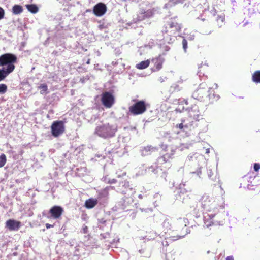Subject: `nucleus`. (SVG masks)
Segmentation results:
<instances>
[{
	"label": "nucleus",
	"instance_id": "f257e3e1",
	"mask_svg": "<svg viewBox=\"0 0 260 260\" xmlns=\"http://www.w3.org/2000/svg\"><path fill=\"white\" fill-rule=\"evenodd\" d=\"M163 231L165 233L170 234L173 231L177 232V237H183L187 233V227L185 222L181 219L173 222L171 218H166L162 224Z\"/></svg>",
	"mask_w": 260,
	"mask_h": 260
},
{
	"label": "nucleus",
	"instance_id": "f03ea898",
	"mask_svg": "<svg viewBox=\"0 0 260 260\" xmlns=\"http://www.w3.org/2000/svg\"><path fill=\"white\" fill-rule=\"evenodd\" d=\"M17 60L16 56L11 53H5L0 56V66L7 65L6 69H0V81L4 80L14 70V63H16Z\"/></svg>",
	"mask_w": 260,
	"mask_h": 260
},
{
	"label": "nucleus",
	"instance_id": "7ed1b4c3",
	"mask_svg": "<svg viewBox=\"0 0 260 260\" xmlns=\"http://www.w3.org/2000/svg\"><path fill=\"white\" fill-rule=\"evenodd\" d=\"M116 131V128L108 123L97 126L95 133L100 137L108 138L114 137Z\"/></svg>",
	"mask_w": 260,
	"mask_h": 260
},
{
	"label": "nucleus",
	"instance_id": "20e7f679",
	"mask_svg": "<svg viewBox=\"0 0 260 260\" xmlns=\"http://www.w3.org/2000/svg\"><path fill=\"white\" fill-rule=\"evenodd\" d=\"M147 105L143 100L137 101L128 108L129 112L133 115H141L146 112Z\"/></svg>",
	"mask_w": 260,
	"mask_h": 260
},
{
	"label": "nucleus",
	"instance_id": "39448f33",
	"mask_svg": "<svg viewBox=\"0 0 260 260\" xmlns=\"http://www.w3.org/2000/svg\"><path fill=\"white\" fill-rule=\"evenodd\" d=\"M181 30V25L177 22L170 20L169 21L165 29L162 31L164 34H169V36H175Z\"/></svg>",
	"mask_w": 260,
	"mask_h": 260
},
{
	"label": "nucleus",
	"instance_id": "423d86ee",
	"mask_svg": "<svg viewBox=\"0 0 260 260\" xmlns=\"http://www.w3.org/2000/svg\"><path fill=\"white\" fill-rule=\"evenodd\" d=\"M51 134L54 137H58L65 131L64 122L62 121H55L51 126Z\"/></svg>",
	"mask_w": 260,
	"mask_h": 260
},
{
	"label": "nucleus",
	"instance_id": "0eeeda50",
	"mask_svg": "<svg viewBox=\"0 0 260 260\" xmlns=\"http://www.w3.org/2000/svg\"><path fill=\"white\" fill-rule=\"evenodd\" d=\"M101 102L105 107L109 108L114 104L115 98L112 93L106 91L102 94Z\"/></svg>",
	"mask_w": 260,
	"mask_h": 260
},
{
	"label": "nucleus",
	"instance_id": "6e6552de",
	"mask_svg": "<svg viewBox=\"0 0 260 260\" xmlns=\"http://www.w3.org/2000/svg\"><path fill=\"white\" fill-rule=\"evenodd\" d=\"M207 85L205 83H202L193 93V96L197 100H201L207 94Z\"/></svg>",
	"mask_w": 260,
	"mask_h": 260
},
{
	"label": "nucleus",
	"instance_id": "1a4fd4ad",
	"mask_svg": "<svg viewBox=\"0 0 260 260\" xmlns=\"http://www.w3.org/2000/svg\"><path fill=\"white\" fill-rule=\"evenodd\" d=\"M107 11V7L106 5L103 3H99L95 5L93 8V12L94 14L100 17L103 16Z\"/></svg>",
	"mask_w": 260,
	"mask_h": 260
},
{
	"label": "nucleus",
	"instance_id": "9d476101",
	"mask_svg": "<svg viewBox=\"0 0 260 260\" xmlns=\"http://www.w3.org/2000/svg\"><path fill=\"white\" fill-rule=\"evenodd\" d=\"M174 154L175 151L172 147H167V152L160 156L158 160H160L162 164L166 163L173 158Z\"/></svg>",
	"mask_w": 260,
	"mask_h": 260
},
{
	"label": "nucleus",
	"instance_id": "9b49d317",
	"mask_svg": "<svg viewBox=\"0 0 260 260\" xmlns=\"http://www.w3.org/2000/svg\"><path fill=\"white\" fill-rule=\"evenodd\" d=\"M63 212V208L59 206H54L49 210L51 217L54 219L60 218Z\"/></svg>",
	"mask_w": 260,
	"mask_h": 260
},
{
	"label": "nucleus",
	"instance_id": "f8f14e48",
	"mask_svg": "<svg viewBox=\"0 0 260 260\" xmlns=\"http://www.w3.org/2000/svg\"><path fill=\"white\" fill-rule=\"evenodd\" d=\"M21 226V222L14 219H9L6 222V227L10 231H18Z\"/></svg>",
	"mask_w": 260,
	"mask_h": 260
},
{
	"label": "nucleus",
	"instance_id": "ddd939ff",
	"mask_svg": "<svg viewBox=\"0 0 260 260\" xmlns=\"http://www.w3.org/2000/svg\"><path fill=\"white\" fill-rule=\"evenodd\" d=\"M165 260H175L176 251L172 245H168L166 247Z\"/></svg>",
	"mask_w": 260,
	"mask_h": 260
},
{
	"label": "nucleus",
	"instance_id": "4468645a",
	"mask_svg": "<svg viewBox=\"0 0 260 260\" xmlns=\"http://www.w3.org/2000/svg\"><path fill=\"white\" fill-rule=\"evenodd\" d=\"M151 61L154 63V67L156 70L159 71L162 68L164 59L160 55H159L158 57L153 58Z\"/></svg>",
	"mask_w": 260,
	"mask_h": 260
},
{
	"label": "nucleus",
	"instance_id": "2eb2a0df",
	"mask_svg": "<svg viewBox=\"0 0 260 260\" xmlns=\"http://www.w3.org/2000/svg\"><path fill=\"white\" fill-rule=\"evenodd\" d=\"M98 204V200L95 199H89L85 201V206L88 209L93 208Z\"/></svg>",
	"mask_w": 260,
	"mask_h": 260
},
{
	"label": "nucleus",
	"instance_id": "dca6fc26",
	"mask_svg": "<svg viewBox=\"0 0 260 260\" xmlns=\"http://www.w3.org/2000/svg\"><path fill=\"white\" fill-rule=\"evenodd\" d=\"M252 80L255 83H260V70L255 71L252 74Z\"/></svg>",
	"mask_w": 260,
	"mask_h": 260
},
{
	"label": "nucleus",
	"instance_id": "f3484780",
	"mask_svg": "<svg viewBox=\"0 0 260 260\" xmlns=\"http://www.w3.org/2000/svg\"><path fill=\"white\" fill-rule=\"evenodd\" d=\"M150 64V61L149 60L142 61L138 64H137L136 67L138 69H144L147 68Z\"/></svg>",
	"mask_w": 260,
	"mask_h": 260
},
{
	"label": "nucleus",
	"instance_id": "a211bd4d",
	"mask_svg": "<svg viewBox=\"0 0 260 260\" xmlns=\"http://www.w3.org/2000/svg\"><path fill=\"white\" fill-rule=\"evenodd\" d=\"M23 11L22 7L20 5H15L12 8V12L14 14L18 15Z\"/></svg>",
	"mask_w": 260,
	"mask_h": 260
},
{
	"label": "nucleus",
	"instance_id": "6ab92c4d",
	"mask_svg": "<svg viewBox=\"0 0 260 260\" xmlns=\"http://www.w3.org/2000/svg\"><path fill=\"white\" fill-rule=\"evenodd\" d=\"M184 123H185V120H182L181 123L180 124H177L176 125V127L180 129L183 130L184 131H185L184 128L188 129L189 127V126H192V124H190L189 125H188L187 124H184Z\"/></svg>",
	"mask_w": 260,
	"mask_h": 260
},
{
	"label": "nucleus",
	"instance_id": "aec40b11",
	"mask_svg": "<svg viewBox=\"0 0 260 260\" xmlns=\"http://www.w3.org/2000/svg\"><path fill=\"white\" fill-rule=\"evenodd\" d=\"M26 7L28 10L32 13H36L39 10L38 7L34 4L27 5Z\"/></svg>",
	"mask_w": 260,
	"mask_h": 260
},
{
	"label": "nucleus",
	"instance_id": "412c9836",
	"mask_svg": "<svg viewBox=\"0 0 260 260\" xmlns=\"http://www.w3.org/2000/svg\"><path fill=\"white\" fill-rule=\"evenodd\" d=\"M38 88L40 90V93L43 94L47 92L48 86L46 84H41Z\"/></svg>",
	"mask_w": 260,
	"mask_h": 260
},
{
	"label": "nucleus",
	"instance_id": "4be33fe9",
	"mask_svg": "<svg viewBox=\"0 0 260 260\" xmlns=\"http://www.w3.org/2000/svg\"><path fill=\"white\" fill-rule=\"evenodd\" d=\"M141 15L142 16L141 17V19H140V20L145 19L146 18L150 17L152 15V13L151 12V11H147L143 13H142Z\"/></svg>",
	"mask_w": 260,
	"mask_h": 260
},
{
	"label": "nucleus",
	"instance_id": "5701e85b",
	"mask_svg": "<svg viewBox=\"0 0 260 260\" xmlns=\"http://www.w3.org/2000/svg\"><path fill=\"white\" fill-rule=\"evenodd\" d=\"M6 156L5 154H2L0 155V168L4 166L6 162Z\"/></svg>",
	"mask_w": 260,
	"mask_h": 260
},
{
	"label": "nucleus",
	"instance_id": "b1692460",
	"mask_svg": "<svg viewBox=\"0 0 260 260\" xmlns=\"http://www.w3.org/2000/svg\"><path fill=\"white\" fill-rule=\"evenodd\" d=\"M7 90V86L5 84H0V93H5Z\"/></svg>",
	"mask_w": 260,
	"mask_h": 260
},
{
	"label": "nucleus",
	"instance_id": "393cba45",
	"mask_svg": "<svg viewBox=\"0 0 260 260\" xmlns=\"http://www.w3.org/2000/svg\"><path fill=\"white\" fill-rule=\"evenodd\" d=\"M224 21V18L223 16H218L217 17V22H220V24H219V23L217 24V25L219 27H221L222 26V24L223 23Z\"/></svg>",
	"mask_w": 260,
	"mask_h": 260
},
{
	"label": "nucleus",
	"instance_id": "a878e982",
	"mask_svg": "<svg viewBox=\"0 0 260 260\" xmlns=\"http://www.w3.org/2000/svg\"><path fill=\"white\" fill-rule=\"evenodd\" d=\"M182 45L184 51H186L187 48V41L185 39H183L182 40Z\"/></svg>",
	"mask_w": 260,
	"mask_h": 260
},
{
	"label": "nucleus",
	"instance_id": "bb28decb",
	"mask_svg": "<svg viewBox=\"0 0 260 260\" xmlns=\"http://www.w3.org/2000/svg\"><path fill=\"white\" fill-rule=\"evenodd\" d=\"M219 213V211L217 209H216L215 213H211L209 214V217H210V219H212L213 218L215 217V216L217 214Z\"/></svg>",
	"mask_w": 260,
	"mask_h": 260
},
{
	"label": "nucleus",
	"instance_id": "cd10ccee",
	"mask_svg": "<svg viewBox=\"0 0 260 260\" xmlns=\"http://www.w3.org/2000/svg\"><path fill=\"white\" fill-rule=\"evenodd\" d=\"M260 169V164L259 163H255L254 164V170L255 171L257 172Z\"/></svg>",
	"mask_w": 260,
	"mask_h": 260
},
{
	"label": "nucleus",
	"instance_id": "c85d7f7f",
	"mask_svg": "<svg viewBox=\"0 0 260 260\" xmlns=\"http://www.w3.org/2000/svg\"><path fill=\"white\" fill-rule=\"evenodd\" d=\"M4 14L5 12L4 9L2 7H0V19H2L4 18Z\"/></svg>",
	"mask_w": 260,
	"mask_h": 260
},
{
	"label": "nucleus",
	"instance_id": "c756f323",
	"mask_svg": "<svg viewBox=\"0 0 260 260\" xmlns=\"http://www.w3.org/2000/svg\"><path fill=\"white\" fill-rule=\"evenodd\" d=\"M144 149L147 151H150L153 149V148L151 146H148L145 147Z\"/></svg>",
	"mask_w": 260,
	"mask_h": 260
},
{
	"label": "nucleus",
	"instance_id": "7c9ffc66",
	"mask_svg": "<svg viewBox=\"0 0 260 260\" xmlns=\"http://www.w3.org/2000/svg\"><path fill=\"white\" fill-rule=\"evenodd\" d=\"M205 223H206L207 226H211V225L214 224L215 223V222L212 220L209 223H207V221L205 222Z\"/></svg>",
	"mask_w": 260,
	"mask_h": 260
},
{
	"label": "nucleus",
	"instance_id": "2f4dec72",
	"mask_svg": "<svg viewBox=\"0 0 260 260\" xmlns=\"http://www.w3.org/2000/svg\"><path fill=\"white\" fill-rule=\"evenodd\" d=\"M45 226H46L47 229H49V228L53 227V225H51V224H50L49 223H46L45 224Z\"/></svg>",
	"mask_w": 260,
	"mask_h": 260
},
{
	"label": "nucleus",
	"instance_id": "473e14b6",
	"mask_svg": "<svg viewBox=\"0 0 260 260\" xmlns=\"http://www.w3.org/2000/svg\"><path fill=\"white\" fill-rule=\"evenodd\" d=\"M226 260H234L232 256H229L226 258Z\"/></svg>",
	"mask_w": 260,
	"mask_h": 260
},
{
	"label": "nucleus",
	"instance_id": "72a5a7b5",
	"mask_svg": "<svg viewBox=\"0 0 260 260\" xmlns=\"http://www.w3.org/2000/svg\"><path fill=\"white\" fill-rule=\"evenodd\" d=\"M116 182H117L116 180L113 179L111 180V181H110L109 183H115Z\"/></svg>",
	"mask_w": 260,
	"mask_h": 260
},
{
	"label": "nucleus",
	"instance_id": "f704fd0d",
	"mask_svg": "<svg viewBox=\"0 0 260 260\" xmlns=\"http://www.w3.org/2000/svg\"><path fill=\"white\" fill-rule=\"evenodd\" d=\"M87 228L86 226L85 228L83 229V230H84V233H86L87 232Z\"/></svg>",
	"mask_w": 260,
	"mask_h": 260
},
{
	"label": "nucleus",
	"instance_id": "c9c22d12",
	"mask_svg": "<svg viewBox=\"0 0 260 260\" xmlns=\"http://www.w3.org/2000/svg\"><path fill=\"white\" fill-rule=\"evenodd\" d=\"M90 59H88V60L86 62V63L89 64H90Z\"/></svg>",
	"mask_w": 260,
	"mask_h": 260
},
{
	"label": "nucleus",
	"instance_id": "e433bc0d",
	"mask_svg": "<svg viewBox=\"0 0 260 260\" xmlns=\"http://www.w3.org/2000/svg\"><path fill=\"white\" fill-rule=\"evenodd\" d=\"M126 183L128 184V182H127H127H125V184H126Z\"/></svg>",
	"mask_w": 260,
	"mask_h": 260
}]
</instances>
